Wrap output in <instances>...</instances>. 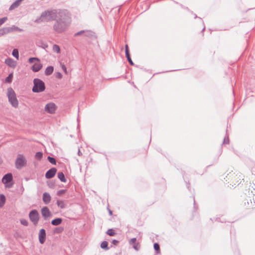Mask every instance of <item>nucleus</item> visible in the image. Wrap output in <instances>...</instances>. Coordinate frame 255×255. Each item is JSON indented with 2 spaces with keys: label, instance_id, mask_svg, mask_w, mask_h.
I'll return each instance as SVG.
<instances>
[{
  "label": "nucleus",
  "instance_id": "bb28decb",
  "mask_svg": "<svg viewBox=\"0 0 255 255\" xmlns=\"http://www.w3.org/2000/svg\"><path fill=\"white\" fill-rule=\"evenodd\" d=\"M153 248L157 254L160 253V246L158 243H154L153 245Z\"/></svg>",
  "mask_w": 255,
  "mask_h": 255
},
{
  "label": "nucleus",
  "instance_id": "5701e85b",
  "mask_svg": "<svg viewBox=\"0 0 255 255\" xmlns=\"http://www.w3.org/2000/svg\"><path fill=\"white\" fill-rule=\"evenodd\" d=\"M8 33V29H6V27H3L0 29V37Z\"/></svg>",
  "mask_w": 255,
  "mask_h": 255
},
{
  "label": "nucleus",
  "instance_id": "c85d7f7f",
  "mask_svg": "<svg viewBox=\"0 0 255 255\" xmlns=\"http://www.w3.org/2000/svg\"><path fill=\"white\" fill-rule=\"evenodd\" d=\"M47 159L49 161V162H50L51 164L55 165L56 164V160L54 157H51V156H48Z\"/></svg>",
  "mask_w": 255,
  "mask_h": 255
},
{
  "label": "nucleus",
  "instance_id": "8fccbe9b",
  "mask_svg": "<svg viewBox=\"0 0 255 255\" xmlns=\"http://www.w3.org/2000/svg\"><path fill=\"white\" fill-rule=\"evenodd\" d=\"M197 17H198V16H197V15H196V14H194V18H197Z\"/></svg>",
  "mask_w": 255,
  "mask_h": 255
},
{
  "label": "nucleus",
  "instance_id": "e433bc0d",
  "mask_svg": "<svg viewBox=\"0 0 255 255\" xmlns=\"http://www.w3.org/2000/svg\"><path fill=\"white\" fill-rule=\"evenodd\" d=\"M66 190H64V189L60 190L57 191V195L58 196H61V195L64 194L66 192Z\"/></svg>",
  "mask_w": 255,
  "mask_h": 255
},
{
  "label": "nucleus",
  "instance_id": "f8f14e48",
  "mask_svg": "<svg viewBox=\"0 0 255 255\" xmlns=\"http://www.w3.org/2000/svg\"><path fill=\"white\" fill-rule=\"evenodd\" d=\"M51 200V197L49 193L44 192L43 194L42 200L45 204H48Z\"/></svg>",
  "mask_w": 255,
  "mask_h": 255
},
{
  "label": "nucleus",
  "instance_id": "79ce46f5",
  "mask_svg": "<svg viewBox=\"0 0 255 255\" xmlns=\"http://www.w3.org/2000/svg\"><path fill=\"white\" fill-rule=\"evenodd\" d=\"M56 77L58 79H61L62 77V75L60 72H57L56 73Z\"/></svg>",
  "mask_w": 255,
  "mask_h": 255
},
{
  "label": "nucleus",
  "instance_id": "7c9ffc66",
  "mask_svg": "<svg viewBox=\"0 0 255 255\" xmlns=\"http://www.w3.org/2000/svg\"><path fill=\"white\" fill-rule=\"evenodd\" d=\"M126 56L127 58V60L128 61V62H129V63L131 65H134V63L133 62V61H132L131 58H130V54L129 53H127L126 54Z\"/></svg>",
  "mask_w": 255,
  "mask_h": 255
},
{
  "label": "nucleus",
  "instance_id": "f3484780",
  "mask_svg": "<svg viewBox=\"0 0 255 255\" xmlns=\"http://www.w3.org/2000/svg\"><path fill=\"white\" fill-rule=\"evenodd\" d=\"M62 222V219L60 218L54 219L52 220L51 224L53 226H58Z\"/></svg>",
  "mask_w": 255,
  "mask_h": 255
},
{
  "label": "nucleus",
  "instance_id": "aec40b11",
  "mask_svg": "<svg viewBox=\"0 0 255 255\" xmlns=\"http://www.w3.org/2000/svg\"><path fill=\"white\" fill-rule=\"evenodd\" d=\"M56 204L58 207L60 208L61 209H64L66 207L65 201L64 200H57Z\"/></svg>",
  "mask_w": 255,
  "mask_h": 255
},
{
  "label": "nucleus",
  "instance_id": "20e7f679",
  "mask_svg": "<svg viewBox=\"0 0 255 255\" xmlns=\"http://www.w3.org/2000/svg\"><path fill=\"white\" fill-rule=\"evenodd\" d=\"M7 97L8 101L12 107L16 108L18 105V102L16 98L14 91L11 88L7 89Z\"/></svg>",
  "mask_w": 255,
  "mask_h": 255
},
{
  "label": "nucleus",
  "instance_id": "ea45409f",
  "mask_svg": "<svg viewBox=\"0 0 255 255\" xmlns=\"http://www.w3.org/2000/svg\"><path fill=\"white\" fill-rule=\"evenodd\" d=\"M133 249L136 251H138L139 249V245L138 244H135L133 246Z\"/></svg>",
  "mask_w": 255,
  "mask_h": 255
},
{
  "label": "nucleus",
  "instance_id": "393cba45",
  "mask_svg": "<svg viewBox=\"0 0 255 255\" xmlns=\"http://www.w3.org/2000/svg\"><path fill=\"white\" fill-rule=\"evenodd\" d=\"M12 77H13L12 73L9 74L8 75V76L5 78V82L6 83H11L12 81Z\"/></svg>",
  "mask_w": 255,
  "mask_h": 255
},
{
  "label": "nucleus",
  "instance_id": "37998d69",
  "mask_svg": "<svg viewBox=\"0 0 255 255\" xmlns=\"http://www.w3.org/2000/svg\"><path fill=\"white\" fill-rule=\"evenodd\" d=\"M61 67H62V70L66 74L67 73V69H66V66L63 64L61 63Z\"/></svg>",
  "mask_w": 255,
  "mask_h": 255
},
{
  "label": "nucleus",
  "instance_id": "c756f323",
  "mask_svg": "<svg viewBox=\"0 0 255 255\" xmlns=\"http://www.w3.org/2000/svg\"><path fill=\"white\" fill-rule=\"evenodd\" d=\"M35 61L37 62H39L40 60L38 58H36V57H30L28 59V62L30 63H33Z\"/></svg>",
  "mask_w": 255,
  "mask_h": 255
},
{
  "label": "nucleus",
  "instance_id": "f257e3e1",
  "mask_svg": "<svg viewBox=\"0 0 255 255\" xmlns=\"http://www.w3.org/2000/svg\"><path fill=\"white\" fill-rule=\"evenodd\" d=\"M71 23V17L69 12L65 10L55 20L53 25V30L57 33H62L66 31Z\"/></svg>",
  "mask_w": 255,
  "mask_h": 255
},
{
  "label": "nucleus",
  "instance_id": "6e6552de",
  "mask_svg": "<svg viewBox=\"0 0 255 255\" xmlns=\"http://www.w3.org/2000/svg\"><path fill=\"white\" fill-rule=\"evenodd\" d=\"M57 172V169L52 167L49 169L45 173V178L47 179H51L53 178Z\"/></svg>",
  "mask_w": 255,
  "mask_h": 255
},
{
  "label": "nucleus",
  "instance_id": "9d476101",
  "mask_svg": "<svg viewBox=\"0 0 255 255\" xmlns=\"http://www.w3.org/2000/svg\"><path fill=\"white\" fill-rule=\"evenodd\" d=\"M41 214L45 220L51 215V212H50L48 208L46 206L43 207L41 209Z\"/></svg>",
  "mask_w": 255,
  "mask_h": 255
},
{
  "label": "nucleus",
  "instance_id": "a19ab883",
  "mask_svg": "<svg viewBox=\"0 0 255 255\" xmlns=\"http://www.w3.org/2000/svg\"><path fill=\"white\" fill-rule=\"evenodd\" d=\"M136 241V239L135 238H132L130 240V242H129L130 244H131V245L135 244Z\"/></svg>",
  "mask_w": 255,
  "mask_h": 255
},
{
  "label": "nucleus",
  "instance_id": "a878e982",
  "mask_svg": "<svg viewBox=\"0 0 255 255\" xmlns=\"http://www.w3.org/2000/svg\"><path fill=\"white\" fill-rule=\"evenodd\" d=\"M94 32L91 30H85L84 35L87 37H91L94 35Z\"/></svg>",
  "mask_w": 255,
  "mask_h": 255
},
{
  "label": "nucleus",
  "instance_id": "5fc2aeb1",
  "mask_svg": "<svg viewBox=\"0 0 255 255\" xmlns=\"http://www.w3.org/2000/svg\"><path fill=\"white\" fill-rule=\"evenodd\" d=\"M19 0V1H20L21 2V1H23V0Z\"/></svg>",
  "mask_w": 255,
  "mask_h": 255
},
{
  "label": "nucleus",
  "instance_id": "2eb2a0df",
  "mask_svg": "<svg viewBox=\"0 0 255 255\" xmlns=\"http://www.w3.org/2000/svg\"><path fill=\"white\" fill-rule=\"evenodd\" d=\"M6 29H8V33H10V32H11L13 31H19V32H21L23 31L22 29L19 28V27H18L15 25H12L11 27H6Z\"/></svg>",
  "mask_w": 255,
  "mask_h": 255
},
{
  "label": "nucleus",
  "instance_id": "72a5a7b5",
  "mask_svg": "<svg viewBox=\"0 0 255 255\" xmlns=\"http://www.w3.org/2000/svg\"><path fill=\"white\" fill-rule=\"evenodd\" d=\"M107 234L110 236H114L116 233L113 229H110L107 231Z\"/></svg>",
  "mask_w": 255,
  "mask_h": 255
},
{
  "label": "nucleus",
  "instance_id": "6ab92c4d",
  "mask_svg": "<svg viewBox=\"0 0 255 255\" xmlns=\"http://www.w3.org/2000/svg\"><path fill=\"white\" fill-rule=\"evenodd\" d=\"M58 178L59 179V180L62 182H66V179L65 177V175L64 173L62 172H59L57 174Z\"/></svg>",
  "mask_w": 255,
  "mask_h": 255
},
{
  "label": "nucleus",
  "instance_id": "c03bdc74",
  "mask_svg": "<svg viewBox=\"0 0 255 255\" xmlns=\"http://www.w3.org/2000/svg\"><path fill=\"white\" fill-rule=\"evenodd\" d=\"M48 185L50 188H53L54 187V183L53 182L48 183Z\"/></svg>",
  "mask_w": 255,
  "mask_h": 255
},
{
  "label": "nucleus",
  "instance_id": "f03ea898",
  "mask_svg": "<svg viewBox=\"0 0 255 255\" xmlns=\"http://www.w3.org/2000/svg\"><path fill=\"white\" fill-rule=\"evenodd\" d=\"M65 10L62 9H53L45 10L35 21L39 23L43 21L48 22L55 20L61 14V13H62Z\"/></svg>",
  "mask_w": 255,
  "mask_h": 255
},
{
  "label": "nucleus",
  "instance_id": "3c124183",
  "mask_svg": "<svg viewBox=\"0 0 255 255\" xmlns=\"http://www.w3.org/2000/svg\"><path fill=\"white\" fill-rule=\"evenodd\" d=\"M80 151L79 150V152H78V154L80 155Z\"/></svg>",
  "mask_w": 255,
  "mask_h": 255
},
{
  "label": "nucleus",
  "instance_id": "39448f33",
  "mask_svg": "<svg viewBox=\"0 0 255 255\" xmlns=\"http://www.w3.org/2000/svg\"><path fill=\"white\" fill-rule=\"evenodd\" d=\"M27 164V160L23 154H18L15 161V167L20 170L25 166Z\"/></svg>",
  "mask_w": 255,
  "mask_h": 255
},
{
  "label": "nucleus",
  "instance_id": "423d86ee",
  "mask_svg": "<svg viewBox=\"0 0 255 255\" xmlns=\"http://www.w3.org/2000/svg\"><path fill=\"white\" fill-rule=\"evenodd\" d=\"M29 217L30 221L34 225H35L38 223L39 219V215L36 210H32L31 211L29 214Z\"/></svg>",
  "mask_w": 255,
  "mask_h": 255
},
{
  "label": "nucleus",
  "instance_id": "4468645a",
  "mask_svg": "<svg viewBox=\"0 0 255 255\" xmlns=\"http://www.w3.org/2000/svg\"><path fill=\"white\" fill-rule=\"evenodd\" d=\"M5 63L8 66L14 68L16 66L15 62L10 58H7L5 60Z\"/></svg>",
  "mask_w": 255,
  "mask_h": 255
},
{
  "label": "nucleus",
  "instance_id": "473e14b6",
  "mask_svg": "<svg viewBox=\"0 0 255 255\" xmlns=\"http://www.w3.org/2000/svg\"><path fill=\"white\" fill-rule=\"evenodd\" d=\"M64 230V228L63 227H60L56 228L54 230V233L57 234H59L62 232V231Z\"/></svg>",
  "mask_w": 255,
  "mask_h": 255
},
{
  "label": "nucleus",
  "instance_id": "4be33fe9",
  "mask_svg": "<svg viewBox=\"0 0 255 255\" xmlns=\"http://www.w3.org/2000/svg\"><path fill=\"white\" fill-rule=\"evenodd\" d=\"M101 248L105 250H108V243L107 241H103L101 244Z\"/></svg>",
  "mask_w": 255,
  "mask_h": 255
},
{
  "label": "nucleus",
  "instance_id": "c9c22d12",
  "mask_svg": "<svg viewBox=\"0 0 255 255\" xmlns=\"http://www.w3.org/2000/svg\"><path fill=\"white\" fill-rule=\"evenodd\" d=\"M20 222L22 225H23L25 226H27L28 225V222L25 219L20 220Z\"/></svg>",
  "mask_w": 255,
  "mask_h": 255
},
{
  "label": "nucleus",
  "instance_id": "864d4df0",
  "mask_svg": "<svg viewBox=\"0 0 255 255\" xmlns=\"http://www.w3.org/2000/svg\"><path fill=\"white\" fill-rule=\"evenodd\" d=\"M205 27H204L203 28V30H203V31H204V30H205Z\"/></svg>",
  "mask_w": 255,
  "mask_h": 255
},
{
  "label": "nucleus",
  "instance_id": "1a4fd4ad",
  "mask_svg": "<svg viewBox=\"0 0 255 255\" xmlns=\"http://www.w3.org/2000/svg\"><path fill=\"white\" fill-rule=\"evenodd\" d=\"M13 180L12 174L11 173H8L5 174L2 178V182L4 184H7Z\"/></svg>",
  "mask_w": 255,
  "mask_h": 255
},
{
  "label": "nucleus",
  "instance_id": "49530a36",
  "mask_svg": "<svg viewBox=\"0 0 255 255\" xmlns=\"http://www.w3.org/2000/svg\"><path fill=\"white\" fill-rule=\"evenodd\" d=\"M118 243H119V241L118 240H113L112 241V244L115 245H117Z\"/></svg>",
  "mask_w": 255,
  "mask_h": 255
},
{
  "label": "nucleus",
  "instance_id": "0eeeda50",
  "mask_svg": "<svg viewBox=\"0 0 255 255\" xmlns=\"http://www.w3.org/2000/svg\"><path fill=\"white\" fill-rule=\"evenodd\" d=\"M56 109V105L53 103H49L47 104L44 108L45 111L49 114L55 113Z\"/></svg>",
  "mask_w": 255,
  "mask_h": 255
},
{
  "label": "nucleus",
  "instance_id": "ddd939ff",
  "mask_svg": "<svg viewBox=\"0 0 255 255\" xmlns=\"http://www.w3.org/2000/svg\"><path fill=\"white\" fill-rule=\"evenodd\" d=\"M42 65L39 62L34 63L31 67V70L34 72H37L41 70Z\"/></svg>",
  "mask_w": 255,
  "mask_h": 255
},
{
  "label": "nucleus",
  "instance_id": "603ef678",
  "mask_svg": "<svg viewBox=\"0 0 255 255\" xmlns=\"http://www.w3.org/2000/svg\"><path fill=\"white\" fill-rule=\"evenodd\" d=\"M194 204L195 205V200L194 199Z\"/></svg>",
  "mask_w": 255,
  "mask_h": 255
},
{
  "label": "nucleus",
  "instance_id": "7ed1b4c3",
  "mask_svg": "<svg viewBox=\"0 0 255 255\" xmlns=\"http://www.w3.org/2000/svg\"><path fill=\"white\" fill-rule=\"evenodd\" d=\"M32 91L34 93H40L43 92L45 89V86L44 82L40 79H34Z\"/></svg>",
  "mask_w": 255,
  "mask_h": 255
},
{
  "label": "nucleus",
  "instance_id": "dca6fc26",
  "mask_svg": "<svg viewBox=\"0 0 255 255\" xmlns=\"http://www.w3.org/2000/svg\"><path fill=\"white\" fill-rule=\"evenodd\" d=\"M54 71V67L52 66H48L45 70V75L46 76H49L52 74Z\"/></svg>",
  "mask_w": 255,
  "mask_h": 255
},
{
  "label": "nucleus",
  "instance_id": "412c9836",
  "mask_svg": "<svg viewBox=\"0 0 255 255\" xmlns=\"http://www.w3.org/2000/svg\"><path fill=\"white\" fill-rule=\"evenodd\" d=\"M5 202V197L3 194H0V208H1Z\"/></svg>",
  "mask_w": 255,
  "mask_h": 255
},
{
  "label": "nucleus",
  "instance_id": "f704fd0d",
  "mask_svg": "<svg viewBox=\"0 0 255 255\" xmlns=\"http://www.w3.org/2000/svg\"><path fill=\"white\" fill-rule=\"evenodd\" d=\"M7 20V17H3L0 18V26Z\"/></svg>",
  "mask_w": 255,
  "mask_h": 255
},
{
  "label": "nucleus",
  "instance_id": "a18cd8bd",
  "mask_svg": "<svg viewBox=\"0 0 255 255\" xmlns=\"http://www.w3.org/2000/svg\"><path fill=\"white\" fill-rule=\"evenodd\" d=\"M125 53H126V54H127V53L128 54L129 53L128 45L127 44H126V46H125Z\"/></svg>",
  "mask_w": 255,
  "mask_h": 255
},
{
  "label": "nucleus",
  "instance_id": "9b49d317",
  "mask_svg": "<svg viewBox=\"0 0 255 255\" xmlns=\"http://www.w3.org/2000/svg\"><path fill=\"white\" fill-rule=\"evenodd\" d=\"M39 241L40 243L43 244L45 241L46 232L44 229H41L39 233Z\"/></svg>",
  "mask_w": 255,
  "mask_h": 255
},
{
  "label": "nucleus",
  "instance_id": "cd10ccee",
  "mask_svg": "<svg viewBox=\"0 0 255 255\" xmlns=\"http://www.w3.org/2000/svg\"><path fill=\"white\" fill-rule=\"evenodd\" d=\"M43 156V153L41 152H37L35 155V158L38 160H40Z\"/></svg>",
  "mask_w": 255,
  "mask_h": 255
},
{
  "label": "nucleus",
  "instance_id": "09e8293b",
  "mask_svg": "<svg viewBox=\"0 0 255 255\" xmlns=\"http://www.w3.org/2000/svg\"><path fill=\"white\" fill-rule=\"evenodd\" d=\"M109 213L110 215H112V211L110 210H109Z\"/></svg>",
  "mask_w": 255,
  "mask_h": 255
},
{
  "label": "nucleus",
  "instance_id": "4c0bfd02",
  "mask_svg": "<svg viewBox=\"0 0 255 255\" xmlns=\"http://www.w3.org/2000/svg\"><path fill=\"white\" fill-rule=\"evenodd\" d=\"M229 143V139L228 136H225L224 139L223 143L224 144H228Z\"/></svg>",
  "mask_w": 255,
  "mask_h": 255
},
{
  "label": "nucleus",
  "instance_id": "a211bd4d",
  "mask_svg": "<svg viewBox=\"0 0 255 255\" xmlns=\"http://www.w3.org/2000/svg\"><path fill=\"white\" fill-rule=\"evenodd\" d=\"M21 1L19 0H15L9 7V10H12L16 7H17L20 4Z\"/></svg>",
  "mask_w": 255,
  "mask_h": 255
},
{
  "label": "nucleus",
  "instance_id": "58836bf2",
  "mask_svg": "<svg viewBox=\"0 0 255 255\" xmlns=\"http://www.w3.org/2000/svg\"><path fill=\"white\" fill-rule=\"evenodd\" d=\"M84 32H85V30H81V31H78L74 34V36H77L80 35L83 33L84 34Z\"/></svg>",
  "mask_w": 255,
  "mask_h": 255
},
{
  "label": "nucleus",
  "instance_id": "2f4dec72",
  "mask_svg": "<svg viewBox=\"0 0 255 255\" xmlns=\"http://www.w3.org/2000/svg\"><path fill=\"white\" fill-rule=\"evenodd\" d=\"M53 50L54 52L58 53L60 52V47L56 45V44H55L53 45Z\"/></svg>",
  "mask_w": 255,
  "mask_h": 255
},
{
  "label": "nucleus",
  "instance_id": "b1692460",
  "mask_svg": "<svg viewBox=\"0 0 255 255\" xmlns=\"http://www.w3.org/2000/svg\"><path fill=\"white\" fill-rule=\"evenodd\" d=\"M12 55L13 57L16 58L17 60L19 58V53L17 49H14L12 52Z\"/></svg>",
  "mask_w": 255,
  "mask_h": 255
},
{
  "label": "nucleus",
  "instance_id": "de8ad7c7",
  "mask_svg": "<svg viewBox=\"0 0 255 255\" xmlns=\"http://www.w3.org/2000/svg\"><path fill=\"white\" fill-rule=\"evenodd\" d=\"M12 186V184H10V185H6V187H8V188H10V187H11Z\"/></svg>",
  "mask_w": 255,
  "mask_h": 255
}]
</instances>
